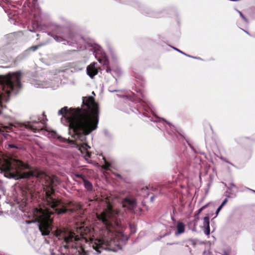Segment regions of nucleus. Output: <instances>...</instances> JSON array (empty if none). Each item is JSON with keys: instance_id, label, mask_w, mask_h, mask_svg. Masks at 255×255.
I'll list each match as a JSON object with an SVG mask.
<instances>
[{"instance_id": "1", "label": "nucleus", "mask_w": 255, "mask_h": 255, "mask_svg": "<svg viewBox=\"0 0 255 255\" xmlns=\"http://www.w3.org/2000/svg\"><path fill=\"white\" fill-rule=\"evenodd\" d=\"M50 179L51 183L44 187L46 197L42 204L24 214V217L31 219L25 221L26 224L37 222L42 236H47L58 241L57 244L61 247L79 248V254L83 251L84 243H88L97 254L104 250L117 252L122 249V241L119 239L123 236L121 215L119 210L114 208L107 199L103 202L104 204L103 211L96 214L98 221L101 224L99 226L77 227L76 233L66 228L52 227V215L54 213L64 214L68 209L62 202L52 197L54 192L53 187L57 179L55 177Z\"/></svg>"}, {"instance_id": "2", "label": "nucleus", "mask_w": 255, "mask_h": 255, "mask_svg": "<svg viewBox=\"0 0 255 255\" xmlns=\"http://www.w3.org/2000/svg\"><path fill=\"white\" fill-rule=\"evenodd\" d=\"M99 107L93 97H83L82 107L68 109L64 107L58 111L59 115L65 116L61 122L69 127V133L76 141L77 147L82 156L89 162L90 146L86 142V135L95 130L99 123Z\"/></svg>"}, {"instance_id": "3", "label": "nucleus", "mask_w": 255, "mask_h": 255, "mask_svg": "<svg viewBox=\"0 0 255 255\" xmlns=\"http://www.w3.org/2000/svg\"><path fill=\"white\" fill-rule=\"evenodd\" d=\"M20 72L9 74L5 77H0V131H3L2 128L14 131V128H16L20 130L28 129L36 132L42 130L45 127L44 123L39 118L37 120L31 119L26 123H18L14 126L5 122L7 118L2 114V111L5 108L2 103L8 101L11 91L16 93L20 88Z\"/></svg>"}, {"instance_id": "4", "label": "nucleus", "mask_w": 255, "mask_h": 255, "mask_svg": "<svg viewBox=\"0 0 255 255\" xmlns=\"http://www.w3.org/2000/svg\"><path fill=\"white\" fill-rule=\"evenodd\" d=\"M0 170L9 173L11 177L26 178L31 177H40L41 174L38 171L31 170L30 166L20 160L5 159L0 154Z\"/></svg>"}, {"instance_id": "5", "label": "nucleus", "mask_w": 255, "mask_h": 255, "mask_svg": "<svg viewBox=\"0 0 255 255\" xmlns=\"http://www.w3.org/2000/svg\"><path fill=\"white\" fill-rule=\"evenodd\" d=\"M89 46L92 47L91 50L93 52L96 58L98 61L103 65L107 66L106 72L110 73L111 69L108 66L109 60L102 48L99 45L96 44L94 45H89Z\"/></svg>"}, {"instance_id": "6", "label": "nucleus", "mask_w": 255, "mask_h": 255, "mask_svg": "<svg viewBox=\"0 0 255 255\" xmlns=\"http://www.w3.org/2000/svg\"><path fill=\"white\" fill-rule=\"evenodd\" d=\"M60 30V27L59 26H56L55 30L54 31V34H51V33L49 32L48 33V34L52 36L57 42H64L63 43L64 44H67L68 45H72L76 42V41L74 40L75 36L71 32L65 34L63 37L56 35L57 34H59Z\"/></svg>"}, {"instance_id": "7", "label": "nucleus", "mask_w": 255, "mask_h": 255, "mask_svg": "<svg viewBox=\"0 0 255 255\" xmlns=\"http://www.w3.org/2000/svg\"><path fill=\"white\" fill-rule=\"evenodd\" d=\"M122 204L123 208L133 211L137 206V201L135 198L127 197L122 199Z\"/></svg>"}, {"instance_id": "8", "label": "nucleus", "mask_w": 255, "mask_h": 255, "mask_svg": "<svg viewBox=\"0 0 255 255\" xmlns=\"http://www.w3.org/2000/svg\"><path fill=\"white\" fill-rule=\"evenodd\" d=\"M97 63L93 62L87 67V73L91 78H93L98 74V69L96 66Z\"/></svg>"}, {"instance_id": "9", "label": "nucleus", "mask_w": 255, "mask_h": 255, "mask_svg": "<svg viewBox=\"0 0 255 255\" xmlns=\"http://www.w3.org/2000/svg\"><path fill=\"white\" fill-rule=\"evenodd\" d=\"M48 136L49 137H52L54 138H57L61 142H68L69 143H72V140H70L69 139H66L65 138L62 137L60 135H59L55 131H51L49 132Z\"/></svg>"}, {"instance_id": "10", "label": "nucleus", "mask_w": 255, "mask_h": 255, "mask_svg": "<svg viewBox=\"0 0 255 255\" xmlns=\"http://www.w3.org/2000/svg\"><path fill=\"white\" fill-rule=\"evenodd\" d=\"M203 230L204 233L209 236L210 233V222H209V218L208 217H205L203 218Z\"/></svg>"}, {"instance_id": "11", "label": "nucleus", "mask_w": 255, "mask_h": 255, "mask_svg": "<svg viewBox=\"0 0 255 255\" xmlns=\"http://www.w3.org/2000/svg\"><path fill=\"white\" fill-rule=\"evenodd\" d=\"M158 122V124L157 125V127L159 128H160V127L161 126L160 124H162L163 125H164L165 126V128L167 129V130H168V128H167L166 125H168L169 128L172 130V132H174V131L176 130V129L174 126L171 125L170 123L167 122L165 120H164L163 119H162L161 121H159Z\"/></svg>"}, {"instance_id": "12", "label": "nucleus", "mask_w": 255, "mask_h": 255, "mask_svg": "<svg viewBox=\"0 0 255 255\" xmlns=\"http://www.w3.org/2000/svg\"><path fill=\"white\" fill-rule=\"evenodd\" d=\"M17 204H19V209L24 212L25 211L24 208L25 207L27 204V199L23 198L21 200V201L17 200Z\"/></svg>"}, {"instance_id": "13", "label": "nucleus", "mask_w": 255, "mask_h": 255, "mask_svg": "<svg viewBox=\"0 0 255 255\" xmlns=\"http://www.w3.org/2000/svg\"><path fill=\"white\" fill-rule=\"evenodd\" d=\"M177 232L175 233L176 235L182 234L185 231V226L182 222H178L177 225Z\"/></svg>"}, {"instance_id": "14", "label": "nucleus", "mask_w": 255, "mask_h": 255, "mask_svg": "<svg viewBox=\"0 0 255 255\" xmlns=\"http://www.w3.org/2000/svg\"><path fill=\"white\" fill-rule=\"evenodd\" d=\"M83 181L84 187L89 191H92L93 190L92 184L86 179H84Z\"/></svg>"}, {"instance_id": "15", "label": "nucleus", "mask_w": 255, "mask_h": 255, "mask_svg": "<svg viewBox=\"0 0 255 255\" xmlns=\"http://www.w3.org/2000/svg\"><path fill=\"white\" fill-rule=\"evenodd\" d=\"M141 101L143 103H144V104L145 105H143V107L146 106L147 108H149L152 112L151 104L148 101L145 100V99H142Z\"/></svg>"}, {"instance_id": "16", "label": "nucleus", "mask_w": 255, "mask_h": 255, "mask_svg": "<svg viewBox=\"0 0 255 255\" xmlns=\"http://www.w3.org/2000/svg\"><path fill=\"white\" fill-rule=\"evenodd\" d=\"M104 160V165L103 166V168L104 169L108 170L110 167V164L107 162L104 157H103Z\"/></svg>"}, {"instance_id": "17", "label": "nucleus", "mask_w": 255, "mask_h": 255, "mask_svg": "<svg viewBox=\"0 0 255 255\" xmlns=\"http://www.w3.org/2000/svg\"><path fill=\"white\" fill-rule=\"evenodd\" d=\"M45 44H46V43H41V44H39L35 45V46H32L30 47V49H31L32 51H35L37 49H38L39 47H40L42 45H44Z\"/></svg>"}, {"instance_id": "18", "label": "nucleus", "mask_w": 255, "mask_h": 255, "mask_svg": "<svg viewBox=\"0 0 255 255\" xmlns=\"http://www.w3.org/2000/svg\"><path fill=\"white\" fill-rule=\"evenodd\" d=\"M240 14V16H241V17L245 20V21H246V22H248V20L247 19V18L245 17V16L243 15V14L242 13V12H241L240 11L238 10H236Z\"/></svg>"}, {"instance_id": "19", "label": "nucleus", "mask_w": 255, "mask_h": 255, "mask_svg": "<svg viewBox=\"0 0 255 255\" xmlns=\"http://www.w3.org/2000/svg\"><path fill=\"white\" fill-rule=\"evenodd\" d=\"M8 147L9 148H17V146H16L15 144H8Z\"/></svg>"}, {"instance_id": "20", "label": "nucleus", "mask_w": 255, "mask_h": 255, "mask_svg": "<svg viewBox=\"0 0 255 255\" xmlns=\"http://www.w3.org/2000/svg\"><path fill=\"white\" fill-rule=\"evenodd\" d=\"M50 255H60V254H56L54 252V250L50 249Z\"/></svg>"}, {"instance_id": "21", "label": "nucleus", "mask_w": 255, "mask_h": 255, "mask_svg": "<svg viewBox=\"0 0 255 255\" xmlns=\"http://www.w3.org/2000/svg\"><path fill=\"white\" fill-rule=\"evenodd\" d=\"M227 202V199L226 198L224 200V201H223V202L222 203L221 205H220L221 207H222L223 208V207L226 204Z\"/></svg>"}, {"instance_id": "22", "label": "nucleus", "mask_w": 255, "mask_h": 255, "mask_svg": "<svg viewBox=\"0 0 255 255\" xmlns=\"http://www.w3.org/2000/svg\"><path fill=\"white\" fill-rule=\"evenodd\" d=\"M75 176H76L77 177L81 178L83 180H84V179H85L84 176L83 175H82V174H76Z\"/></svg>"}, {"instance_id": "23", "label": "nucleus", "mask_w": 255, "mask_h": 255, "mask_svg": "<svg viewBox=\"0 0 255 255\" xmlns=\"http://www.w3.org/2000/svg\"><path fill=\"white\" fill-rule=\"evenodd\" d=\"M173 48L174 49H175V50H176V51H178V52H180V53H182L183 54H184V55H186V56H189V55H187L186 54H185V53H184L183 52H182V51H180V50L178 49H177V48H176L173 47Z\"/></svg>"}, {"instance_id": "24", "label": "nucleus", "mask_w": 255, "mask_h": 255, "mask_svg": "<svg viewBox=\"0 0 255 255\" xmlns=\"http://www.w3.org/2000/svg\"><path fill=\"white\" fill-rule=\"evenodd\" d=\"M38 29V26H36V27L35 28L34 27H33V29H29V30L31 32H35L37 31V29Z\"/></svg>"}, {"instance_id": "25", "label": "nucleus", "mask_w": 255, "mask_h": 255, "mask_svg": "<svg viewBox=\"0 0 255 255\" xmlns=\"http://www.w3.org/2000/svg\"><path fill=\"white\" fill-rule=\"evenodd\" d=\"M222 208V207H221L220 206L217 208V209L216 210V213L217 215H218V214L219 213V212H220V211L221 210Z\"/></svg>"}, {"instance_id": "26", "label": "nucleus", "mask_w": 255, "mask_h": 255, "mask_svg": "<svg viewBox=\"0 0 255 255\" xmlns=\"http://www.w3.org/2000/svg\"><path fill=\"white\" fill-rule=\"evenodd\" d=\"M37 87L44 88H47V87L46 85H45L42 84H41V85H38Z\"/></svg>"}, {"instance_id": "27", "label": "nucleus", "mask_w": 255, "mask_h": 255, "mask_svg": "<svg viewBox=\"0 0 255 255\" xmlns=\"http://www.w3.org/2000/svg\"><path fill=\"white\" fill-rule=\"evenodd\" d=\"M78 207H76V208H70L69 209V210H70V211L71 212H74L76 210H78Z\"/></svg>"}, {"instance_id": "28", "label": "nucleus", "mask_w": 255, "mask_h": 255, "mask_svg": "<svg viewBox=\"0 0 255 255\" xmlns=\"http://www.w3.org/2000/svg\"><path fill=\"white\" fill-rule=\"evenodd\" d=\"M206 207V206H203L202 207H201V208L200 209L199 211V213H200V212H201V211H202L204 208H205Z\"/></svg>"}, {"instance_id": "29", "label": "nucleus", "mask_w": 255, "mask_h": 255, "mask_svg": "<svg viewBox=\"0 0 255 255\" xmlns=\"http://www.w3.org/2000/svg\"><path fill=\"white\" fill-rule=\"evenodd\" d=\"M154 196H151V197H150V200H151V202H153V200H154Z\"/></svg>"}, {"instance_id": "30", "label": "nucleus", "mask_w": 255, "mask_h": 255, "mask_svg": "<svg viewBox=\"0 0 255 255\" xmlns=\"http://www.w3.org/2000/svg\"><path fill=\"white\" fill-rule=\"evenodd\" d=\"M140 95H141V96L143 98H144V95L143 94V93H140Z\"/></svg>"}, {"instance_id": "31", "label": "nucleus", "mask_w": 255, "mask_h": 255, "mask_svg": "<svg viewBox=\"0 0 255 255\" xmlns=\"http://www.w3.org/2000/svg\"><path fill=\"white\" fill-rule=\"evenodd\" d=\"M251 191H252V192L255 193V190H252V189H250Z\"/></svg>"}, {"instance_id": "32", "label": "nucleus", "mask_w": 255, "mask_h": 255, "mask_svg": "<svg viewBox=\"0 0 255 255\" xmlns=\"http://www.w3.org/2000/svg\"><path fill=\"white\" fill-rule=\"evenodd\" d=\"M47 238H46L45 240L48 243H49L50 242L49 241H47Z\"/></svg>"}, {"instance_id": "33", "label": "nucleus", "mask_w": 255, "mask_h": 255, "mask_svg": "<svg viewBox=\"0 0 255 255\" xmlns=\"http://www.w3.org/2000/svg\"><path fill=\"white\" fill-rule=\"evenodd\" d=\"M115 91H117V90L111 91V92H115Z\"/></svg>"}, {"instance_id": "34", "label": "nucleus", "mask_w": 255, "mask_h": 255, "mask_svg": "<svg viewBox=\"0 0 255 255\" xmlns=\"http://www.w3.org/2000/svg\"><path fill=\"white\" fill-rule=\"evenodd\" d=\"M92 94H93L94 95H95V94L94 92H92Z\"/></svg>"}, {"instance_id": "35", "label": "nucleus", "mask_w": 255, "mask_h": 255, "mask_svg": "<svg viewBox=\"0 0 255 255\" xmlns=\"http://www.w3.org/2000/svg\"><path fill=\"white\" fill-rule=\"evenodd\" d=\"M168 132L169 134H171V132H170L169 131H168Z\"/></svg>"}, {"instance_id": "36", "label": "nucleus", "mask_w": 255, "mask_h": 255, "mask_svg": "<svg viewBox=\"0 0 255 255\" xmlns=\"http://www.w3.org/2000/svg\"><path fill=\"white\" fill-rule=\"evenodd\" d=\"M232 186H234V187H235V185H234V184H233Z\"/></svg>"}]
</instances>
